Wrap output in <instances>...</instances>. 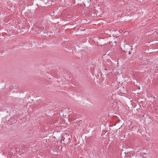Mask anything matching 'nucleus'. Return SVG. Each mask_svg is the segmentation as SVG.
I'll list each match as a JSON object with an SVG mask.
<instances>
[{
	"mask_svg": "<svg viewBox=\"0 0 158 158\" xmlns=\"http://www.w3.org/2000/svg\"><path fill=\"white\" fill-rule=\"evenodd\" d=\"M102 77L103 78H104L105 77H106V75H103V76H102Z\"/></svg>",
	"mask_w": 158,
	"mask_h": 158,
	"instance_id": "obj_1",
	"label": "nucleus"
},
{
	"mask_svg": "<svg viewBox=\"0 0 158 158\" xmlns=\"http://www.w3.org/2000/svg\"><path fill=\"white\" fill-rule=\"evenodd\" d=\"M114 42L115 43V44H116V42L115 41H114Z\"/></svg>",
	"mask_w": 158,
	"mask_h": 158,
	"instance_id": "obj_2",
	"label": "nucleus"
},
{
	"mask_svg": "<svg viewBox=\"0 0 158 158\" xmlns=\"http://www.w3.org/2000/svg\"><path fill=\"white\" fill-rule=\"evenodd\" d=\"M105 70H107L106 69H105Z\"/></svg>",
	"mask_w": 158,
	"mask_h": 158,
	"instance_id": "obj_3",
	"label": "nucleus"
}]
</instances>
